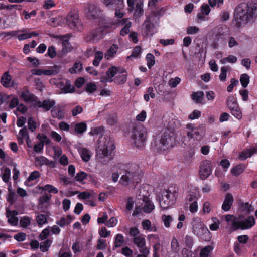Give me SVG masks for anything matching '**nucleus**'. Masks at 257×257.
<instances>
[{
	"label": "nucleus",
	"instance_id": "nucleus-26",
	"mask_svg": "<svg viewBox=\"0 0 257 257\" xmlns=\"http://www.w3.org/2000/svg\"><path fill=\"white\" fill-rule=\"evenodd\" d=\"M19 134V136L18 137V139L19 143H22L23 139L25 138L26 140L27 143L28 144L29 136L26 126L20 130Z\"/></svg>",
	"mask_w": 257,
	"mask_h": 257
},
{
	"label": "nucleus",
	"instance_id": "nucleus-20",
	"mask_svg": "<svg viewBox=\"0 0 257 257\" xmlns=\"http://www.w3.org/2000/svg\"><path fill=\"white\" fill-rule=\"evenodd\" d=\"M233 202L232 195L230 193H227L225 197L224 201L222 205V209L225 211H228L230 210Z\"/></svg>",
	"mask_w": 257,
	"mask_h": 257
},
{
	"label": "nucleus",
	"instance_id": "nucleus-30",
	"mask_svg": "<svg viewBox=\"0 0 257 257\" xmlns=\"http://www.w3.org/2000/svg\"><path fill=\"white\" fill-rule=\"evenodd\" d=\"M245 169V166L243 164H239L233 167L231 170V174L235 176H239L241 174Z\"/></svg>",
	"mask_w": 257,
	"mask_h": 257
},
{
	"label": "nucleus",
	"instance_id": "nucleus-18",
	"mask_svg": "<svg viewBox=\"0 0 257 257\" xmlns=\"http://www.w3.org/2000/svg\"><path fill=\"white\" fill-rule=\"evenodd\" d=\"M69 35L70 34H67L65 35H58L56 36V38L62 41L63 51L65 52H68L72 49V46L68 40Z\"/></svg>",
	"mask_w": 257,
	"mask_h": 257
},
{
	"label": "nucleus",
	"instance_id": "nucleus-35",
	"mask_svg": "<svg viewBox=\"0 0 257 257\" xmlns=\"http://www.w3.org/2000/svg\"><path fill=\"white\" fill-rule=\"evenodd\" d=\"M124 242L123 236L121 234H117L115 238V247L117 248L122 246Z\"/></svg>",
	"mask_w": 257,
	"mask_h": 257
},
{
	"label": "nucleus",
	"instance_id": "nucleus-24",
	"mask_svg": "<svg viewBox=\"0 0 257 257\" xmlns=\"http://www.w3.org/2000/svg\"><path fill=\"white\" fill-rule=\"evenodd\" d=\"M118 74H119L114 78V81L119 85L124 84L127 80V73L126 71H125V72Z\"/></svg>",
	"mask_w": 257,
	"mask_h": 257
},
{
	"label": "nucleus",
	"instance_id": "nucleus-46",
	"mask_svg": "<svg viewBox=\"0 0 257 257\" xmlns=\"http://www.w3.org/2000/svg\"><path fill=\"white\" fill-rule=\"evenodd\" d=\"M171 245V248L174 252H177L179 250L180 248L179 243L175 237H174L172 239Z\"/></svg>",
	"mask_w": 257,
	"mask_h": 257
},
{
	"label": "nucleus",
	"instance_id": "nucleus-57",
	"mask_svg": "<svg viewBox=\"0 0 257 257\" xmlns=\"http://www.w3.org/2000/svg\"><path fill=\"white\" fill-rule=\"evenodd\" d=\"M42 189L43 190H47L50 193L52 192L54 194L57 193L58 192L57 188H55L52 185L49 184L44 186Z\"/></svg>",
	"mask_w": 257,
	"mask_h": 257
},
{
	"label": "nucleus",
	"instance_id": "nucleus-11",
	"mask_svg": "<svg viewBox=\"0 0 257 257\" xmlns=\"http://www.w3.org/2000/svg\"><path fill=\"white\" fill-rule=\"evenodd\" d=\"M87 18L89 20L98 18L101 14L100 9L94 4H89L85 9Z\"/></svg>",
	"mask_w": 257,
	"mask_h": 257
},
{
	"label": "nucleus",
	"instance_id": "nucleus-54",
	"mask_svg": "<svg viewBox=\"0 0 257 257\" xmlns=\"http://www.w3.org/2000/svg\"><path fill=\"white\" fill-rule=\"evenodd\" d=\"M97 90V86L94 83H89L85 87V90L89 93H93Z\"/></svg>",
	"mask_w": 257,
	"mask_h": 257
},
{
	"label": "nucleus",
	"instance_id": "nucleus-53",
	"mask_svg": "<svg viewBox=\"0 0 257 257\" xmlns=\"http://www.w3.org/2000/svg\"><path fill=\"white\" fill-rule=\"evenodd\" d=\"M28 128L31 131L34 132L36 128V123L33 120L32 117H29L28 121Z\"/></svg>",
	"mask_w": 257,
	"mask_h": 257
},
{
	"label": "nucleus",
	"instance_id": "nucleus-9",
	"mask_svg": "<svg viewBox=\"0 0 257 257\" xmlns=\"http://www.w3.org/2000/svg\"><path fill=\"white\" fill-rule=\"evenodd\" d=\"M67 24L70 28L74 30L79 31L82 28V23L76 14H69L67 16Z\"/></svg>",
	"mask_w": 257,
	"mask_h": 257
},
{
	"label": "nucleus",
	"instance_id": "nucleus-5",
	"mask_svg": "<svg viewBox=\"0 0 257 257\" xmlns=\"http://www.w3.org/2000/svg\"><path fill=\"white\" fill-rule=\"evenodd\" d=\"M139 179V174L138 169L130 168L123 172L121 176L120 183L122 185H127L130 183H138Z\"/></svg>",
	"mask_w": 257,
	"mask_h": 257
},
{
	"label": "nucleus",
	"instance_id": "nucleus-50",
	"mask_svg": "<svg viewBox=\"0 0 257 257\" xmlns=\"http://www.w3.org/2000/svg\"><path fill=\"white\" fill-rule=\"evenodd\" d=\"M36 220L37 222L39 225H42L47 222V217L43 214H39L37 215Z\"/></svg>",
	"mask_w": 257,
	"mask_h": 257
},
{
	"label": "nucleus",
	"instance_id": "nucleus-47",
	"mask_svg": "<svg viewBox=\"0 0 257 257\" xmlns=\"http://www.w3.org/2000/svg\"><path fill=\"white\" fill-rule=\"evenodd\" d=\"M229 67L223 66L221 68V73L219 75V79L221 81H225L226 78V72L229 69Z\"/></svg>",
	"mask_w": 257,
	"mask_h": 257
},
{
	"label": "nucleus",
	"instance_id": "nucleus-31",
	"mask_svg": "<svg viewBox=\"0 0 257 257\" xmlns=\"http://www.w3.org/2000/svg\"><path fill=\"white\" fill-rule=\"evenodd\" d=\"M83 68L82 64L81 62L78 61L74 63L73 66L69 70V72L72 73H76L80 71Z\"/></svg>",
	"mask_w": 257,
	"mask_h": 257
},
{
	"label": "nucleus",
	"instance_id": "nucleus-48",
	"mask_svg": "<svg viewBox=\"0 0 257 257\" xmlns=\"http://www.w3.org/2000/svg\"><path fill=\"white\" fill-rule=\"evenodd\" d=\"M51 195L45 193L43 196H41L39 199V204H44L47 203L51 198Z\"/></svg>",
	"mask_w": 257,
	"mask_h": 257
},
{
	"label": "nucleus",
	"instance_id": "nucleus-58",
	"mask_svg": "<svg viewBox=\"0 0 257 257\" xmlns=\"http://www.w3.org/2000/svg\"><path fill=\"white\" fill-rule=\"evenodd\" d=\"M35 161L41 166L43 165H47V163H48V159L43 156L37 157L35 159Z\"/></svg>",
	"mask_w": 257,
	"mask_h": 257
},
{
	"label": "nucleus",
	"instance_id": "nucleus-40",
	"mask_svg": "<svg viewBox=\"0 0 257 257\" xmlns=\"http://www.w3.org/2000/svg\"><path fill=\"white\" fill-rule=\"evenodd\" d=\"M52 243V241L50 239H47L41 243L40 245V249L43 252L47 251Z\"/></svg>",
	"mask_w": 257,
	"mask_h": 257
},
{
	"label": "nucleus",
	"instance_id": "nucleus-34",
	"mask_svg": "<svg viewBox=\"0 0 257 257\" xmlns=\"http://www.w3.org/2000/svg\"><path fill=\"white\" fill-rule=\"evenodd\" d=\"M227 105L230 111L239 107L237 102L234 100L233 99H228L227 101Z\"/></svg>",
	"mask_w": 257,
	"mask_h": 257
},
{
	"label": "nucleus",
	"instance_id": "nucleus-56",
	"mask_svg": "<svg viewBox=\"0 0 257 257\" xmlns=\"http://www.w3.org/2000/svg\"><path fill=\"white\" fill-rule=\"evenodd\" d=\"M162 219L164 221L165 226L167 228L169 227L170 223L172 221L171 216L170 215H164L162 216Z\"/></svg>",
	"mask_w": 257,
	"mask_h": 257
},
{
	"label": "nucleus",
	"instance_id": "nucleus-4",
	"mask_svg": "<svg viewBox=\"0 0 257 257\" xmlns=\"http://www.w3.org/2000/svg\"><path fill=\"white\" fill-rule=\"evenodd\" d=\"M147 136L146 129L140 124L133 128L132 138L134 141V144L137 147H143L146 142Z\"/></svg>",
	"mask_w": 257,
	"mask_h": 257
},
{
	"label": "nucleus",
	"instance_id": "nucleus-41",
	"mask_svg": "<svg viewBox=\"0 0 257 257\" xmlns=\"http://www.w3.org/2000/svg\"><path fill=\"white\" fill-rule=\"evenodd\" d=\"M225 220L226 222H228V224H231V229L233 230V222H237V219L236 217H234L232 215H226L224 217Z\"/></svg>",
	"mask_w": 257,
	"mask_h": 257
},
{
	"label": "nucleus",
	"instance_id": "nucleus-64",
	"mask_svg": "<svg viewBox=\"0 0 257 257\" xmlns=\"http://www.w3.org/2000/svg\"><path fill=\"white\" fill-rule=\"evenodd\" d=\"M180 78L179 77H175L174 79L172 78L169 80V85L173 88L175 87L180 82Z\"/></svg>",
	"mask_w": 257,
	"mask_h": 257
},
{
	"label": "nucleus",
	"instance_id": "nucleus-27",
	"mask_svg": "<svg viewBox=\"0 0 257 257\" xmlns=\"http://www.w3.org/2000/svg\"><path fill=\"white\" fill-rule=\"evenodd\" d=\"M12 79L11 76L9 74L8 72H5L1 78V84L5 87H9L11 80Z\"/></svg>",
	"mask_w": 257,
	"mask_h": 257
},
{
	"label": "nucleus",
	"instance_id": "nucleus-38",
	"mask_svg": "<svg viewBox=\"0 0 257 257\" xmlns=\"http://www.w3.org/2000/svg\"><path fill=\"white\" fill-rule=\"evenodd\" d=\"M144 13V9L143 8V3L142 2H137L136 4V9L135 14L138 17L141 16Z\"/></svg>",
	"mask_w": 257,
	"mask_h": 257
},
{
	"label": "nucleus",
	"instance_id": "nucleus-51",
	"mask_svg": "<svg viewBox=\"0 0 257 257\" xmlns=\"http://www.w3.org/2000/svg\"><path fill=\"white\" fill-rule=\"evenodd\" d=\"M212 248L210 246H207L203 248L200 252V257H208L209 252L211 251Z\"/></svg>",
	"mask_w": 257,
	"mask_h": 257
},
{
	"label": "nucleus",
	"instance_id": "nucleus-45",
	"mask_svg": "<svg viewBox=\"0 0 257 257\" xmlns=\"http://www.w3.org/2000/svg\"><path fill=\"white\" fill-rule=\"evenodd\" d=\"M237 61L236 57L233 55H229L228 57L224 58L220 60L221 64H225L227 62L234 63Z\"/></svg>",
	"mask_w": 257,
	"mask_h": 257
},
{
	"label": "nucleus",
	"instance_id": "nucleus-59",
	"mask_svg": "<svg viewBox=\"0 0 257 257\" xmlns=\"http://www.w3.org/2000/svg\"><path fill=\"white\" fill-rule=\"evenodd\" d=\"M21 226L24 228L27 227L30 224V220L28 217H24L20 221Z\"/></svg>",
	"mask_w": 257,
	"mask_h": 257
},
{
	"label": "nucleus",
	"instance_id": "nucleus-36",
	"mask_svg": "<svg viewBox=\"0 0 257 257\" xmlns=\"http://www.w3.org/2000/svg\"><path fill=\"white\" fill-rule=\"evenodd\" d=\"M204 96V92L203 91H199L197 92H194L192 94V98L196 103H198L201 102L202 98Z\"/></svg>",
	"mask_w": 257,
	"mask_h": 257
},
{
	"label": "nucleus",
	"instance_id": "nucleus-29",
	"mask_svg": "<svg viewBox=\"0 0 257 257\" xmlns=\"http://www.w3.org/2000/svg\"><path fill=\"white\" fill-rule=\"evenodd\" d=\"M87 129V124L84 122L77 123L75 124L74 131L77 134H82Z\"/></svg>",
	"mask_w": 257,
	"mask_h": 257
},
{
	"label": "nucleus",
	"instance_id": "nucleus-7",
	"mask_svg": "<svg viewBox=\"0 0 257 257\" xmlns=\"http://www.w3.org/2000/svg\"><path fill=\"white\" fill-rule=\"evenodd\" d=\"M141 32L145 37H151L156 32L154 24L151 22L150 16H148L142 25Z\"/></svg>",
	"mask_w": 257,
	"mask_h": 257
},
{
	"label": "nucleus",
	"instance_id": "nucleus-16",
	"mask_svg": "<svg viewBox=\"0 0 257 257\" xmlns=\"http://www.w3.org/2000/svg\"><path fill=\"white\" fill-rule=\"evenodd\" d=\"M117 24L120 26H124L120 32L121 35L124 36L130 32V28L132 25V23L128 19H123L121 20H119Z\"/></svg>",
	"mask_w": 257,
	"mask_h": 257
},
{
	"label": "nucleus",
	"instance_id": "nucleus-61",
	"mask_svg": "<svg viewBox=\"0 0 257 257\" xmlns=\"http://www.w3.org/2000/svg\"><path fill=\"white\" fill-rule=\"evenodd\" d=\"M8 218V222L9 224L13 226H16L18 223V218L16 216H9Z\"/></svg>",
	"mask_w": 257,
	"mask_h": 257
},
{
	"label": "nucleus",
	"instance_id": "nucleus-1",
	"mask_svg": "<svg viewBox=\"0 0 257 257\" xmlns=\"http://www.w3.org/2000/svg\"><path fill=\"white\" fill-rule=\"evenodd\" d=\"M257 16V3H242L235 8L234 18L238 27L252 22Z\"/></svg>",
	"mask_w": 257,
	"mask_h": 257
},
{
	"label": "nucleus",
	"instance_id": "nucleus-13",
	"mask_svg": "<svg viewBox=\"0 0 257 257\" xmlns=\"http://www.w3.org/2000/svg\"><path fill=\"white\" fill-rule=\"evenodd\" d=\"M103 37V30L101 28H97L90 31L87 36V41L92 42H97Z\"/></svg>",
	"mask_w": 257,
	"mask_h": 257
},
{
	"label": "nucleus",
	"instance_id": "nucleus-10",
	"mask_svg": "<svg viewBox=\"0 0 257 257\" xmlns=\"http://www.w3.org/2000/svg\"><path fill=\"white\" fill-rule=\"evenodd\" d=\"M101 2L104 3L107 6L115 7L116 8V11L115 13V16L119 18H122L124 14L123 13H121L117 9H122L123 8L124 5L123 0H101Z\"/></svg>",
	"mask_w": 257,
	"mask_h": 257
},
{
	"label": "nucleus",
	"instance_id": "nucleus-63",
	"mask_svg": "<svg viewBox=\"0 0 257 257\" xmlns=\"http://www.w3.org/2000/svg\"><path fill=\"white\" fill-rule=\"evenodd\" d=\"M194 134L196 136V139L198 140H200L203 138L204 135L203 128L200 127L199 130L197 129V130L194 132Z\"/></svg>",
	"mask_w": 257,
	"mask_h": 257
},
{
	"label": "nucleus",
	"instance_id": "nucleus-22",
	"mask_svg": "<svg viewBox=\"0 0 257 257\" xmlns=\"http://www.w3.org/2000/svg\"><path fill=\"white\" fill-rule=\"evenodd\" d=\"M20 96L26 102H33L36 99V97L27 90L22 92Z\"/></svg>",
	"mask_w": 257,
	"mask_h": 257
},
{
	"label": "nucleus",
	"instance_id": "nucleus-43",
	"mask_svg": "<svg viewBox=\"0 0 257 257\" xmlns=\"http://www.w3.org/2000/svg\"><path fill=\"white\" fill-rule=\"evenodd\" d=\"M141 52V47L139 46H136L132 53V54L127 57V59L131 57L137 58L139 57Z\"/></svg>",
	"mask_w": 257,
	"mask_h": 257
},
{
	"label": "nucleus",
	"instance_id": "nucleus-12",
	"mask_svg": "<svg viewBox=\"0 0 257 257\" xmlns=\"http://www.w3.org/2000/svg\"><path fill=\"white\" fill-rule=\"evenodd\" d=\"M212 172L211 163L208 160H204L200 166L199 174L202 179L208 178Z\"/></svg>",
	"mask_w": 257,
	"mask_h": 257
},
{
	"label": "nucleus",
	"instance_id": "nucleus-14",
	"mask_svg": "<svg viewBox=\"0 0 257 257\" xmlns=\"http://www.w3.org/2000/svg\"><path fill=\"white\" fill-rule=\"evenodd\" d=\"M58 86L65 93H72L75 91V87L71 84V82L67 79H63L60 81Z\"/></svg>",
	"mask_w": 257,
	"mask_h": 257
},
{
	"label": "nucleus",
	"instance_id": "nucleus-37",
	"mask_svg": "<svg viewBox=\"0 0 257 257\" xmlns=\"http://www.w3.org/2000/svg\"><path fill=\"white\" fill-rule=\"evenodd\" d=\"M146 58L147 61V66L149 69H151L155 63V57L151 53H148Z\"/></svg>",
	"mask_w": 257,
	"mask_h": 257
},
{
	"label": "nucleus",
	"instance_id": "nucleus-23",
	"mask_svg": "<svg viewBox=\"0 0 257 257\" xmlns=\"http://www.w3.org/2000/svg\"><path fill=\"white\" fill-rule=\"evenodd\" d=\"M79 152L83 161L87 162L90 160L92 153L88 149L81 148L79 149Z\"/></svg>",
	"mask_w": 257,
	"mask_h": 257
},
{
	"label": "nucleus",
	"instance_id": "nucleus-8",
	"mask_svg": "<svg viewBox=\"0 0 257 257\" xmlns=\"http://www.w3.org/2000/svg\"><path fill=\"white\" fill-rule=\"evenodd\" d=\"M173 142L174 139L173 136L170 135V131H166L161 136V138L160 140V144L161 146H159V147L161 149L165 150L173 147Z\"/></svg>",
	"mask_w": 257,
	"mask_h": 257
},
{
	"label": "nucleus",
	"instance_id": "nucleus-42",
	"mask_svg": "<svg viewBox=\"0 0 257 257\" xmlns=\"http://www.w3.org/2000/svg\"><path fill=\"white\" fill-rule=\"evenodd\" d=\"M212 220L213 221V223L210 225L209 228L212 231L217 230L219 228L220 222L216 217H212Z\"/></svg>",
	"mask_w": 257,
	"mask_h": 257
},
{
	"label": "nucleus",
	"instance_id": "nucleus-62",
	"mask_svg": "<svg viewBox=\"0 0 257 257\" xmlns=\"http://www.w3.org/2000/svg\"><path fill=\"white\" fill-rule=\"evenodd\" d=\"M231 113L235 117L238 119H240L242 118V112L239 107H238L236 109L233 110L231 111Z\"/></svg>",
	"mask_w": 257,
	"mask_h": 257
},
{
	"label": "nucleus",
	"instance_id": "nucleus-19",
	"mask_svg": "<svg viewBox=\"0 0 257 257\" xmlns=\"http://www.w3.org/2000/svg\"><path fill=\"white\" fill-rule=\"evenodd\" d=\"M124 72H125V69L120 67L112 66L108 69L106 73L107 76H108L110 80H113L112 78L115 76V75Z\"/></svg>",
	"mask_w": 257,
	"mask_h": 257
},
{
	"label": "nucleus",
	"instance_id": "nucleus-60",
	"mask_svg": "<svg viewBox=\"0 0 257 257\" xmlns=\"http://www.w3.org/2000/svg\"><path fill=\"white\" fill-rule=\"evenodd\" d=\"M40 173L38 171H35L31 173L29 177L26 180L27 182H30L32 180H34L40 177Z\"/></svg>",
	"mask_w": 257,
	"mask_h": 257
},
{
	"label": "nucleus",
	"instance_id": "nucleus-49",
	"mask_svg": "<svg viewBox=\"0 0 257 257\" xmlns=\"http://www.w3.org/2000/svg\"><path fill=\"white\" fill-rule=\"evenodd\" d=\"M10 172V169L7 167L5 168L4 170L2 179L6 183H7L9 180Z\"/></svg>",
	"mask_w": 257,
	"mask_h": 257
},
{
	"label": "nucleus",
	"instance_id": "nucleus-32",
	"mask_svg": "<svg viewBox=\"0 0 257 257\" xmlns=\"http://www.w3.org/2000/svg\"><path fill=\"white\" fill-rule=\"evenodd\" d=\"M55 104V102L54 100H51L50 99H46L43 101V108L45 111H48Z\"/></svg>",
	"mask_w": 257,
	"mask_h": 257
},
{
	"label": "nucleus",
	"instance_id": "nucleus-15",
	"mask_svg": "<svg viewBox=\"0 0 257 257\" xmlns=\"http://www.w3.org/2000/svg\"><path fill=\"white\" fill-rule=\"evenodd\" d=\"M133 243L138 247L139 252L147 249L150 252V249L146 246V239L142 235L135 237L133 239Z\"/></svg>",
	"mask_w": 257,
	"mask_h": 257
},
{
	"label": "nucleus",
	"instance_id": "nucleus-28",
	"mask_svg": "<svg viewBox=\"0 0 257 257\" xmlns=\"http://www.w3.org/2000/svg\"><path fill=\"white\" fill-rule=\"evenodd\" d=\"M143 201L145 202V205L143 207L144 212L147 213H150L154 209V205L153 203L149 200L147 197L144 199Z\"/></svg>",
	"mask_w": 257,
	"mask_h": 257
},
{
	"label": "nucleus",
	"instance_id": "nucleus-3",
	"mask_svg": "<svg viewBox=\"0 0 257 257\" xmlns=\"http://www.w3.org/2000/svg\"><path fill=\"white\" fill-rule=\"evenodd\" d=\"M104 143L101 148L99 147L96 150L97 156L103 159L105 157H108V160H111L112 152L115 149V147L113 140L110 137L104 138Z\"/></svg>",
	"mask_w": 257,
	"mask_h": 257
},
{
	"label": "nucleus",
	"instance_id": "nucleus-52",
	"mask_svg": "<svg viewBox=\"0 0 257 257\" xmlns=\"http://www.w3.org/2000/svg\"><path fill=\"white\" fill-rule=\"evenodd\" d=\"M185 243L187 247L191 248L194 244L193 238L191 236L187 235L185 237Z\"/></svg>",
	"mask_w": 257,
	"mask_h": 257
},
{
	"label": "nucleus",
	"instance_id": "nucleus-6",
	"mask_svg": "<svg viewBox=\"0 0 257 257\" xmlns=\"http://www.w3.org/2000/svg\"><path fill=\"white\" fill-rule=\"evenodd\" d=\"M233 231L239 229L245 230L251 228L255 223L253 216H249L243 219L237 220V222H233Z\"/></svg>",
	"mask_w": 257,
	"mask_h": 257
},
{
	"label": "nucleus",
	"instance_id": "nucleus-21",
	"mask_svg": "<svg viewBox=\"0 0 257 257\" xmlns=\"http://www.w3.org/2000/svg\"><path fill=\"white\" fill-rule=\"evenodd\" d=\"M255 153H257V147L246 149L240 153L239 158L241 160H244Z\"/></svg>",
	"mask_w": 257,
	"mask_h": 257
},
{
	"label": "nucleus",
	"instance_id": "nucleus-39",
	"mask_svg": "<svg viewBox=\"0 0 257 257\" xmlns=\"http://www.w3.org/2000/svg\"><path fill=\"white\" fill-rule=\"evenodd\" d=\"M103 56V53L101 51H97L95 54V58L93 61V64L95 66L99 65L100 61L102 59Z\"/></svg>",
	"mask_w": 257,
	"mask_h": 257
},
{
	"label": "nucleus",
	"instance_id": "nucleus-44",
	"mask_svg": "<svg viewBox=\"0 0 257 257\" xmlns=\"http://www.w3.org/2000/svg\"><path fill=\"white\" fill-rule=\"evenodd\" d=\"M19 32H26V29H23L19 31H12L10 32H5L0 34V36H3L4 37H6L7 36H11L14 37L17 35Z\"/></svg>",
	"mask_w": 257,
	"mask_h": 257
},
{
	"label": "nucleus",
	"instance_id": "nucleus-2",
	"mask_svg": "<svg viewBox=\"0 0 257 257\" xmlns=\"http://www.w3.org/2000/svg\"><path fill=\"white\" fill-rule=\"evenodd\" d=\"M192 232L202 240L209 241L211 239V233L199 218H194L192 222Z\"/></svg>",
	"mask_w": 257,
	"mask_h": 257
},
{
	"label": "nucleus",
	"instance_id": "nucleus-17",
	"mask_svg": "<svg viewBox=\"0 0 257 257\" xmlns=\"http://www.w3.org/2000/svg\"><path fill=\"white\" fill-rule=\"evenodd\" d=\"M166 197L172 201V203H174L178 196V189L175 187H170L166 189L162 193Z\"/></svg>",
	"mask_w": 257,
	"mask_h": 257
},
{
	"label": "nucleus",
	"instance_id": "nucleus-55",
	"mask_svg": "<svg viewBox=\"0 0 257 257\" xmlns=\"http://www.w3.org/2000/svg\"><path fill=\"white\" fill-rule=\"evenodd\" d=\"M87 176V174L85 172L82 171L77 173L75 178L77 181L81 182L86 179Z\"/></svg>",
	"mask_w": 257,
	"mask_h": 257
},
{
	"label": "nucleus",
	"instance_id": "nucleus-25",
	"mask_svg": "<svg viewBox=\"0 0 257 257\" xmlns=\"http://www.w3.org/2000/svg\"><path fill=\"white\" fill-rule=\"evenodd\" d=\"M162 193L161 198L160 199V205L162 209H168L170 206L173 204L172 201Z\"/></svg>",
	"mask_w": 257,
	"mask_h": 257
},
{
	"label": "nucleus",
	"instance_id": "nucleus-33",
	"mask_svg": "<svg viewBox=\"0 0 257 257\" xmlns=\"http://www.w3.org/2000/svg\"><path fill=\"white\" fill-rule=\"evenodd\" d=\"M240 81L243 87L246 88L249 82V76L247 74H242L240 76Z\"/></svg>",
	"mask_w": 257,
	"mask_h": 257
}]
</instances>
